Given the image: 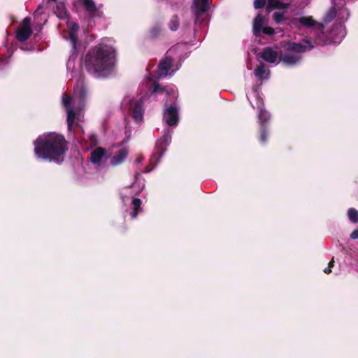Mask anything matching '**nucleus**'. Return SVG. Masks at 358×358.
Instances as JSON below:
<instances>
[{
  "label": "nucleus",
  "mask_w": 358,
  "mask_h": 358,
  "mask_svg": "<svg viewBox=\"0 0 358 358\" xmlns=\"http://www.w3.org/2000/svg\"><path fill=\"white\" fill-rule=\"evenodd\" d=\"M169 27L172 31H176L179 27V18L177 15H173L169 23Z\"/></svg>",
  "instance_id": "23"
},
{
  "label": "nucleus",
  "mask_w": 358,
  "mask_h": 358,
  "mask_svg": "<svg viewBox=\"0 0 358 358\" xmlns=\"http://www.w3.org/2000/svg\"><path fill=\"white\" fill-rule=\"evenodd\" d=\"M336 11L335 8H331L329 10V13L324 17V21L326 22H331L336 17Z\"/></svg>",
  "instance_id": "26"
},
{
  "label": "nucleus",
  "mask_w": 358,
  "mask_h": 358,
  "mask_svg": "<svg viewBox=\"0 0 358 358\" xmlns=\"http://www.w3.org/2000/svg\"><path fill=\"white\" fill-rule=\"evenodd\" d=\"M264 34H267V35H269V36H272L273 35L275 31V30L271 28V27H265L262 29V31Z\"/></svg>",
  "instance_id": "29"
},
{
  "label": "nucleus",
  "mask_w": 358,
  "mask_h": 358,
  "mask_svg": "<svg viewBox=\"0 0 358 358\" xmlns=\"http://www.w3.org/2000/svg\"><path fill=\"white\" fill-rule=\"evenodd\" d=\"M143 99L141 98L139 100L134 99H125L124 100V104H127V102L129 105V109L132 112V117L136 122L141 123L143 120V112L144 110L143 108Z\"/></svg>",
  "instance_id": "7"
},
{
  "label": "nucleus",
  "mask_w": 358,
  "mask_h": 358,
  "mask_svg": "<svg viewBox=\"0 0 358 358\" xmlns=\"http://www.w3.org/2000/svg\"><path fill=\"white\" fill-rule=\"evenodd\" d=\"M133 210L131 212L130 215L132 218H136L138 214L139 211H141V201L138 198H135L132 201Z\"/></svg>",
  "instance_id": "22"
},
{
  "label": "nucleus",
  "mask_w": 358,
  "mask_h": 358,
  "mask_svg": "<svg viewBox=\"0 0 358 358\" xmlns=\"http://www.w3.org/2000/svg\"><path fill=\"white\" fill-rule=\"evenodd\" d=\"M273 19L277 23L281 22L285 19L284 13L275 12L273 14Z\"/></svg>",
  "instance_id": "27"
},
{
  "label": "nucleus",
  "mask_w": 358,
  "mask_h": 358,
  "mask_svg": "<svg viewBox=\"0 0 358 358\" xmlns=\"http://www.w3.org/2000/svg\"><path fill=\"white\" fill-rule=\"evenodd\" d=\"M171 133L172 131L168 129L164 133L162 138L157 142V146L162 150V153H161L159 157H162L166 150V148L171 143Z\"/></svg>",
  "instance_id": "14"
},
{
  "label": "nucleus",
  "mask_w": 358,
  "mask_h": 358,
  "mask_svg": "<svg viewBox=\"0 0 358 358\" xmlns=\"http://www.w3.org/2000/svg\"><path fill=\"white\" fill-rule=\"evenodd\" d=\"M116 64V50L108 44L100 43L92 48L85 57V67L96 78L110 75Z\"/></svg>",
  "instance_id": "1"
},
{
  "label": "nucleus",
  "mask_w": 358,
  "mask_h": 358,
  "mask_svg": "<svg viewBox=\"0 0 358 358\" xmlns=\"http://www.w3.org/2000/svg\"><path fill=\"white\" fill-rule=\"evenodd\" d=\"M192 9L196 17L198 18L201 14L208 10V0H194Z\"/></svg>",
  "instance_id": "12"
},
{
  "label": "nucleus",
  "mask_w": 358,
  "mask_h": 358,
  "mask_svg": "<svg viewBox=\"0 0 358 358\" xmlns=\"http://www.w3.org/2000/svg\"><path fill=\"white\" fill-rule=\"evenodd\" d=\"M34 152L38 158L60 163L67 150L65 138L56 133L40 136L34 142Z\"/></svg>",
  "instance_id": "2"
},
{
  "label": "nucleus",
  "mask_w": 358,
  "mask_h": 358,
  "mask_svg": "<svg viewBox=\"0 0 358 358\" xmlns=\"http://www.w3.org/2000/svg\"><path fill=\"white\" fill-rule=\"evenodd\" d=\"M294 25H303L306 27H314L319 31L323 30V25L319 22H317L311 16H300L299 17H294L292 21Z\"/></svg>",
  "instance_id": "8"
},
{
  "label": "nucleus",
  "mask_w": 358,
  "mask_h": 358,
  "mask_svg": "<svg viewBox=\"0 0 358 358\" xmlns=\"http://www.w3.org/2000/svg\"><path fill=\"white\" fill-rule=\"evenodd\" d=\"M86 10L92 15H100L99 8L93 0H79Z\"/></svg>",
  "instance_id": "16"
},
{
  "label": "nucleus",
  "mask_w": 358,
  "mask_h": 358,
  "mask_svg": "<svg viewBox=\"0 0 358 358\" xmlns=\"http://www.w3.org/2000/svg\"><path fill=\"white\" fill-rule=\"evenodd\" d=\"M181 46L180 45L174 46L167 51L165 58L162 59L159 64L157 70V76L159 78L166 77L168 75L172 62L171 57Z\"/></svg>",
  "instance_id": "6"
},
{
  "label": "nucleus",
  "mask_w": 358,
  "mask_h": 358,
  "mask_svg": "<svg viewBox=\"0 0 358 358\" xmlns=\"http://www.w3.org/2000/svg\"><path fill=\"white\" fill-rule=\"evenodd\" d=\"M79 29V26L77 23H73L71 27V31L69 32V40L71 43L72 49L73 52L76 50V46L78 44V37L76 36V32Z\"/></svg>",
  "instance_id": "17"
},
{
  "label": "nucleus",
  "mask_w": 358,
  "mask_h": 358,
  "mask_svg": "<svg viewBox=\"0 0 358 358\" xmlns=\"http://www.w3.org/2000/svg\"><path fill=\"white\" fill-rule=\"evenodd\" d=\"M153 93H162L165 94L167 97H171V99H176L178 94L173 88L165 89L161 87L159 85L155 84Z\"/></svg>",
  "instance_id": "18"
},
{
  "label": "nucleus",
  "mask_w": 358,
  "mask_h": 358,
  "mask_svg": "<svg viewBox=\"0 0 358 358\" xmlns=\"http://www.w3.org/2000/svg\"><path fill=\"white\" fill-rule=\"evenodd\" d=\"M106 156L105 150L102 148H97L92 152L90 161L95 165H101L103 158Z\"/></svg>",
  "instance_id": "13"
},
{
  "label": "nucleus",
  "mask_w": 358,
  "mask_h": 358,
  "mask_svg": "<svg viewBox=\"0 0 358 358\" xmlns=\"http://www.w3.org/2000/svg\"><path fill=\"white\" fill-rule=\"evenodd\" d=\"M30 24L31 17H26L23 20L22 27L19 29L17 34V38L18 41L23 42L27 41L29 38L32 33Z\"/></svg>",
  "instance_id": "10"
},
{
  "label": "nucleus",
  "mask_w": 358,
  "mask_h": 358,
  "mask_svg": "<svg viewBox=\"0 0 358 358\" xmlns=\"http://www.w3.org/2000/svg\"><path fill=\"white\" fill-rule=\"evenodd\" d=\"M334 259H332L331 261L329 263L328 267L325 268L324 269V272L325 273H329L331 271L330 268L334 266Z\"/></svg>",
  "instance_id": "31"
},
{
  "label": "nucleus",
  "mask_w": 358,
  "mask_h": 358,
  "mask_svg": "<svg viewBox=\"0 0 358 358\" xmlns=\"http://www.w3.org/2000/svg\"><path fill=\"white\" fill-rule=\"evenodd\" d=\"M261 57L271 64H278L280 61L278 53L271 48H266L260 53Z\"/></svg>",
  "instance_id": "11"
},
{
  "label": "nucleus",
  "mask_w": 358,
  "mask_h": 358,
  "mask_svg": "<svg viewBox=\"0 0 358 358\" xmlns=\"http://www.w3.org/2000/svg\"><path fill=\"white\" fill-rule=\"evenodd\" d=\"M254 74L255 77L259 80H266L269 77V71H266L265 70L264 64H261L259 67H257L255 70Z\"/></svg>",
  "instance_id": "21"
},
{
  "label": "nucleus",
  "mask_w": 358,
  "mask_h": 358,
  "mask_svg": "<svg viewBox=\"0 0 358 358\" xmlns=\"http://www.w3.org/2000/svg\"><path fill=\"white\" fill-rule=\"evenodd\" d=\"M159 31H160L159 29H153L151 31V34L152 36H156Z\"/></svg>",
  "instance_id": "33"
},
{
  "label": "nucleus",
  "mask_w": 358,
  "mask_h": 358,
  "mask_svg": "<svg viewBox=\"0 0 358 358\" xmlns=\"http://www.w3.org/2000/svg\"><path fill=\"white\" fill-rule=\"evenodd\" d=\"M264 24V17L260 15H257L253 21L252 32L255 36H258L260 31H262Z\"/></svg>",
  "instance_id": "19"
},
{
  "label": "nucleus",
  "mask_w": 358,
  "mask_h": 358,
  "mask_svg": "<svg viewBox=\"0 0 358 358\" xmlns=\"http://www.w3.org/2000/svg\"><path fill=\"white\" fill-rule=\"evenodd\" d=\"M69 65H70V59H69V60L68 61V62H67V66L69 67Z\"/></svg>",
  "instance_id": "34"
},
{
  "label": "nucleus",
  "mask_w": 358,
  "mask_h": 358,
  "mask_svg": "<svg viewBox=\"0 0 358 358\" xmlns=\"http://www.w3.org/2000/svg\"><path fill=\"white\" fill-rule=\"evenodd\" d=\"M129 151L127 148L120 149L111 159L110 164L113 166H118L123 163L128 156Z\"/></svg>",
  "instance_id": "15"
},
{
  "label": "nucleus",
  "mask_w": 358,
  "mask_h": 358,
  "mask_svg": "<svg viewBox=\"0 0 358 358\" xmlns=\"http://www.w3.org/2000/svg\"><path fill=\"white\" fill-rule=\"evenodd\" d=\"M267 138V132L266 131L265 127H262V133H261V141L262 143H266Z\"/></svg>",
  "instance_id": "30"
},
{
  "label": "nucleus",
  "mask_w": 358,
  "mask_h": 358,
  "mask_svg": "<svg viewBox=\"0 0 358 358\" xmlns=\"http://www.w3.org/2000/svg\"><path fill=\"white\" fill-rule=\"evenodd\" d=\"M87 95L86 89L84 87L74 89L73 96L68 97L64 95L62 97V103L66 110L68 129L72 130L75 122L81 121L83 115L81 109L84 107V99Z\"/></svg>",
  "instance_id": "3"
},
{
  "label": "nucleus",
  "mask_w": 358,
  "mask_h": 358,
  "mask_svg": "<svg viewBox=\"0 0 358 358\" xmlns=\"http://www.w3.org/2000/svg\"><path fill=\"white\" fill-rule=\"evenodd\" d=\"M266 3V0H255L254 1V7L256 9L261 8L264 7Z\"/></svg>",
  "instance_id": "28"
},
{
  "label": "nucleus",
  "mask_w": 358,
  "mask_h": 358,
  "mask_svg": "<svg viewBox=\"0 0 358 358\" xmlns=\"http://www.w3.org/2000/svg\"><path fill=\"white\" fill-rule=\"evenodd\" d=\"M350 238H351L352 239H354V240H355V239H358V229H357L354 230V231L351 233V234H350Z\"/></svg>",
  "instance_id": "32"
},
{
  "label": "nucleus",
  "mask_w": 358,
  "mask_h": 358,
  "mask_svg": "<svg viewBox=\"0 0 358 358\" xmlns=\"http://www.w3.org/2000/svg\"><path fill=\"white\" fill-rule=\"evenodd\" d=\"M304 42L307 45H303L296 43H289L287 47V52L281 59L282 62L287 66H294L300 62L302 59L301 54L313 48L310 40H305Z\"/></svg>",
  "instance_id": "4"
},
{
  "label": "nucleus",
  "mask_w": 358,
  "mask_h": 358,
  "mask_svg": "<svg viewBox=\"0 0 358 358\" xmlns=\"http://www.w3.org/2000/svg\"><path fill=\"white\" fill-rule=\"evenodd\" d=\"M348 217L350 220L354 223L358 222V211L355 208H350L348 210Z\"/></svg>",
  "instance_id": "25"
},
{
  "label": "nucleus",
  "mask_w": 358,
  "mask_h": 358,
  "mask_svg": "<svg viewBox=\"0 0 358 358\" xmlns=\"http://www.w3.org/2000/svg\"><path fill=\"white\" fill-rule=\"evenodd\" d=\"M55 13L57 17L60 19H64L68 16L66 9L65 8L63 4L57 6V8Z\"/></svg>",
  "instance_id": "24"
},
{
  "label": "nucleus",
  "mask_w": 358,
  "mask_h": 358,
  "mask_svg": "<svg viewBox=\"0 0 358 358\" xmlns=\"http://www.w3.org/2000/svg\"><path fill=\"white\" fill-rule=\"evenodd\" d=\"M268 4L266 8L268 12H270L271 10L275 8L283 9L289 6V3H282L280 0H268Z\"/></svg>",
  "instance_id": "20"
},
{
  "label": "nucleus",
  "mask_w": 358,
  "mask_h": 358,
  "mask_svg": "<svg viewBox=\"0 0 358 358\" xmlns=\"http://www.w3.org/2000/svg\"><path fill=\"white\" fill-rule=\"evenodd\" d=\"M247 97L253 108L259 109L258 118L262 127H265L266 122L270 118V114L264 110L263 101L257 87H254L251 92L247 94Z\"/></svg>",
  "instance_id": "5"
},
{
  "label": "nucleus",
  "mask_w": 358,
  "mask_h": 358,
  "mask_svg": "<svg viewBox=\"0 0 358 358\" xmlns=\"http://www.w3.org/2000/svg\"><path fill=\"white\" fill-rule=\"evenodd\" d=\"M178 108L171 106L164 110V121L170 126L176 125L178 122Z\"/></svg>",
  "instance_id": "9"
}]
</instances>
